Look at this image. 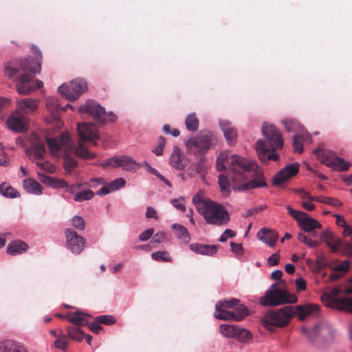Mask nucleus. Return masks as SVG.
I'll list each match as a JSON object with an SVG mask.
<instances>
[{
  "label": "nucleus",
  "mask_w": 352,
  "mask_h": 352,
  "mask_svg": "<svg viewBox=\"0 0 352 352\" xmlns=\"http://www.w3.org/2000/svg\"><path fill=\"white\" fill-rule=\"evenodd\" d=\"M69 107L72 111H78L82 115L88 114L98 123L106 124L107 122H113L117 117L112 112H107L105 109L94 100H87L85 104L78 107L67 103L65 106Z\"/></svg>",
  "instance_id": "nucleus-5"
},
{
  "label": "nucleus",
  "mask_w": 352,
  "mask_h": 352,
  "mask_svg": "<svg viewBox=\"0 0 352 352\" xmlns=\"http://www.w3.org/2000/svg\"><path fill=\"white\" fill-rule=\"evenodd\" d=\"M153 232H154L153 228H148V229L145 230L144 232H142V233H140L138 239L141 241H146L148 240L152 236V235L153 234Z\"/></svg>",
  "instance_id": "nucleus-61"
},
{
  "label": "nucleus",
  "mask_w": 352,
  "mask_h": 352,
  "mask_svg": "<svg viewBox=\"0 0 352 352\" xmlns=\"http://www.w3.org/2000/svg\"><path fill=\"white\" fill-rule=\"evenodd\" d=\"M50 186L53 188H68L69 189L67 190L70 192H73V188L75 187L74 186H69L65 180L56 177H52Z\"/></svg>",
  "instance_id": "nucleus-40"
},
{
  "label": "nucleus",
  "mask_w": 352,
  "mask_h": 352,
  "mask_svg": "<svg viewBox=\"0 0 352 352\" xmlns=\"http://www.w3.org/2000/svg\"><path fill=\"white\" fill-rule=\"evenodd\" d=\"M219 185L221 191L226 192L227 194L230 193V183L229 182V179L227 176L224 175H219Z\"/></svg>",
  "instance_id": "nucleus-45"
},
{
  "label": "nucleus",
  "mask_w": 352,
  "mask_h": 352,
  "mask_svg": "<svg viewBox=\"0 0 352 352\" xmlns=\"http://www.w3.org/2000/svg\"><path fill=\"white\" fill-rule=\"evenodd\" d=\"M0 352H28V351L19 342L5 340L0 342Z\"/></svg>",
  "instance_id": "nucleus-23"
},
{
  "label": "nucleus",
  "mask_w": 352,
  "mask_h": 352,
  "mask_svg": "<svg viewBox=\"0 0 352 352\" xmlns=\"http://www.w3.org/2000/svg\"><path fill=\"white\" fill-rule=\"evenodd\" d=\"M338 300L339 304L336 309L352 314V297H342Z\"/></svg>",
  "instance_id": "nucleus-38"
},
{
  "label": "nucleus",
  "mask_w": 352,
  "mask_h": 352,
  "mask_svg": "<svg viewBox=\"0 0 352 352\" xmlns=\"http://www.w3.org/2000/svg\"><path fill=\"white\" fill-rule=\"evenodd\" d=\"M77 131L81 142L74 146L69 133L63 132L60 135L54 139L47 138L46 142L52 153H56L61 148L66 151H74V154L80 158L85 160L94 159L96 157L94 153H90L83 144V142H90L96 146V140L100 139L96 133V126L93 122H82L77 124Z\"/></svg>",
  "instance_id": "nucleus-3"
},
{
  "label": "nucleus",
  "mask_w": 352,
  "mask_h": 352,
  "mask_svg": "<svg viewBox=\"0 0 352 352\" xmlns=\"http://www.w3.org/2000/svg\"><path fill=\"white\" fill-rule=\"evenodd\" d=\"M336 330L333 325L328 321L323 320L316 324L309 333L308 337H320L324 341L331 343L334 341Z\"/></svg>",
  "instance_id": "nucleus-12"
},
{
  "label": "nucleus",
  "mask_w": 352,
  "mask_h": 352,
  "mask_svg": "<svg viewBox=\"0 0 352 352\" xmlns=\"http://www.w3.org/2000/svg\"><path fill=\"white\" fill-rule=\"evenodd\" d=\"M9 129L16 133H25L28 130V120L25 115L19 111L14 112L7 119Z\"/></svg>",
  "instance_id": "nucleus-15"
},
{
  "label": "nucleus",
  "mask_w": 352,
  "mask_h": 352,
  "mask_svg": "<svg viewBox=\"0 0 352 352\" xmlns=\"http://www.w3.org/2000/svg\"><path fill=\"white\" fill-rule=\"evenodd\" d=\"M296 290L300 292L305 290L307 283L304 278L302 277L298 278L295 280Z\"/></svg>",
  "instance_id": "nucleus-63"
},
{
  "label": "nucleus",
  "mask_w": 352,
  "mask_h": 352,
  "mask_svg": "<svg viewBox=\"0 0 352 352\" xmlns=\"http://www.w3.org/2000/svg\"><path fill=\"white\" fill-rule=\"evenodd\" d=\"M257 155L261 161L266 162L270 160L276 161L279 159V156L274 152L270 153V147L263 140H258L255 146Z\"/></svg>",
  "instance_id": "nucleus-16"
},
{
  "label": "nucleus",
  "mask_w": 352,
  "mask_h": 352,
  "mask_svg": "<svg viewBox=\"0 0 352 352\" xmlns=\"http://www.w3.org/2000/svg\"><path fill=\"white\" fill-rule=\"evenodd\" d=\"M286 209L287 210L289 214L296 219L297 222H298V220H300L303 215H306L305 212L294 210L289 205L286 206Z\"/></svg>",
  "instance_id": "nucleus-56"
},
{
  "label": "nucleus",
  "mask_w": 352,
  "mask_h": 352,
  "mask_svg": "<svg viewBox=\"0 0 352 352\" xmlns=\"http://www.w3.org/2000/svg\"><path fill=\"white\" fill-rule=\"evenodd\" d=\"M234 307H236V313L237 314V320H242L246 315H248V308L241 304L238 303Z\"/></svg>",
  "instance_id": "nucleus-58"
},
{
  "label": "nucleus",
  "mask_w": 352,
  "mask_h": 352,
  "mask_svg": "<svg viewBox=\"0 0 352 352\" xmlns=\"http://www.w3.org/2000/svg\"><path fill=\"white\" fill-rule=\"evenodd\" d=\"M102 168L109 166L111 168L121 167L123 170L130 172H135L138 163L131 157L124 155H114L105 160L101 164Z\"/></svg>",
  "instance_id": "nucleus-11"
},
{
  "label": "nucleus",
  "mask_w": 352,
  "mask_h": 352,
  "mask_svg": "<svg viewBox=\"0 0 352 352\" xmlns=\"http://www.w3.org/2000/svg\"><path fill=\"white\" fill-rule=\"evenodd\" d=\"M85 316H89L87 313L76 311L74 313H70L67 316V320L76 327H79L83 324V320Z\"/></svg>",
  "instance_id": "nucleus-37"
},
{
  "label": "nucleus",
  "mask_w": 352,
  "mask_h": 352,
  "mask_svg": "<svg viewBox=\"0 0 352 352\" xmlns=\"http://www.w3.org/2000/svg\"><path fill=\"white\" fill-rule=\"evenodd\" d=\"M292 145L294 147V152L301 153L303 151V141L302 135L300 133L295 134L293 136Z\"/></svg>",
  "instance_id": "nucleus-47"
},
{
  "label": "nucleus",
  "mask_w": 352,
  "mask_h": 352,
  "mask_svg": "<svg viewBox=\"0 0 352 352\" xmlns=\"http://www.w3.org/2000/svg\"><path fill=\"white\" fill-rule=\"evenodd\" d=\"M28 248V245L24 241L14 240L8 243L6 252L10 255L16 256L25 252Z\"/></svg>",
  "instance_id": "nucleus-24"
},
{
  "label": "nucleus",
  "mask_w": 352,
  "mask_h": 352,
  "mask_svg": "<svg viewBox=\"0 0 352 352\" xmlns=\"http://www.w3.org/2000/svg\"><path fill=\"white\" fill-rule=\"evenodd\" d=\"M111 191H116L126 185V181L124 178H118L109 183Z\"/></svg>",
  "instance_id": "nucleus-53"
},
{
  "label": "nucleus",
  "mask_w": 352,
  "mask_h": 352,
  "mask_svg": "<svg viewBox=\"0 0 352 352\" xmlns=\"http://www.w3.org/2000/svg\"><path fill=\"white\" fill-rule=\"evenodd\" d=\"M252 338V335L250 331L237 326L232 338L236 339L240 342H246L250 340Z\"/></svg>",
  "instance_id": "nucleus-36"
},
{
  "label": "nucleus",
  "mask_w": 352,
  "mask_h": 352,
  "mask_svg": "<svg viewBox=\"0 0 352 352\" xmlns=\"http://www.w3.org/2000/svg\"><path fill=\"white\" fill-rule=\"evenodd\" d=\"M23 186L28 193L36 195H39L43 193V186L34 179H25L23 181Z\"/></svg>",
  "instance_id": "nucleus-28"
},
{
  "label": "nucleus",
  "mask_w": 352,
  "mask_h": 352,
  "mask_svg": "<svg viewBox=\"0 0 352 352\" xmlns=\"http://www.w3.org/2000/svg\"><path fill=\"white\" fill-rule=\"evenodd\" d=\"M262 133L268 140V144L273 148H282L283 140L278 129L268 122H265L262 126Z\"/></svg>",
  "instance_id": "nucleus-13"
},
{
  "label": "nucleus",
  "mask_w": 352,
  "mask_h": 352,
  "mask_svg": "<svg viewBox=\"0 0 352 352\" xmlns=\"http://www.w3.org/2000/svg\"><path fill=\"white\" fill-rule=\"evenodd\" d=\"M78 165L77 161L72 157H66L64 158V168L65 170L70 173L73 169Z\"/></svg>",
  "instance_id": "nucleus-52"
},
{
  "label": "nucleus",
  "mask_w": 352,
  "mask_h": 352,
  "mask_svg": "<svg viewBox=\"0 0 352 352\" xmlns=\"http://www.w3.org/2000/svg\"><path fill=\"white\" fill-rule=\"evenodd\" d=\"M326 164L329 167H331L333 170L339 172L347 170L351 166L350 162H346L343 158L340 157L327 159Z\"/></svg>",
  "instance_id": "nucleus-26"
},
{
  "label": "nucleus",
  "mask_w": 352,
  "mask_h": 352,
  "mask_svg": "<svg viewBox=\"0 0 352 352\" xmlns=\"http://www.w3.org/2000/svg\"><path fill=\"white\" fill-rule=\"evenodd\" d=\"M17 106L23 115L31 113L38 108L37 101L29 98L18 100Z\"/></svg>",
  "instance_id": "nucleus-25"
},
{
  "label": "nucleus",
  "mask_w": 352,
  "mask_h": 352,
  "mask_svg": "<svg viewBox=\"0 0 352 352\" xmlns=\"http://www.w3.org/2000/svg\"><path fill=\"white\" fill-rule=\"evenodd\" d=\"M33 149L34 154L37 159H42L46 152L45 145L43 142H39L35 144Z\"/></svg>",
  "instance_id": "nucleus-49"
},
{
  "label": "nucleus",
  "mask_w": 352,
  "mask_h": 352,
  "mask_svg": "<svg viewBox=\"0 0 352 352\" xmlns=\"http://www.w3.org/2000/svg\"><path fill=\"white\" fill-rule=\"evenodd\" d=\"M68 337L75 341L80 342L83 340L85 333L80 327L69 326L67 328Z\"/></svg>",
  "instance_id": "nucleus-34"
},
{
  "label": "nucleus",
  "mask_w": 352,
  "mask_h": 352,
  "mask_svg": "<svg viewBox=\"0 0 352 352\" xmlns=\"http://www.w3.org/2000/svg\"><path fill=\"white\" fill-rule=\"evenodd\" d=\"M342 254L352 256V244L348 242L342 243L340 246Z\"/></svg>",
  "instance_id": "nucleus-59"
},
{
  "label": "nucleus",
  "mask_w": 352,
  "mask_h": 352,
  "mask_svg": "<svg viewBox=\"0 0 352 352\" xmlns=\"http://www.w3.org/2000/svg\"><path fill=\"white\" fill-rule=\"evenodd\" d=\"M31 50L36 57L21 58L8 64L4 68L5 76L16 82L17 91L21 95L29 94L43 85L41 80L33 81L35 74L41 72V52L35 45H32Z\"/></svg>",
  "instance_id": "nucleus-1"
},
{
  "label": "nucleus",
  "mask_w": 352,
  "mask_h": 352,
  "mask_svg": "<svg viewBox=\"0 0 352 352\" xmlns=\"http://www.w3.org/2000/svg\"><path fill=\"white\" fill-rule=\"evenodd\" d=\"M257 237L270 247H274L278 241V234L274 230L264 227L258 232Z\"/></svg>",
  "instance_id": "nucleus-20"
},
{
  "label": "nucleus",
  "mask_w": 352,
  "mask_h": 352,
  "mask_svg": "<svg viewBox=\"0 0 352 352\" xmlns=\"http://www.w3.org/2000/svg\"><path fill=\"white\" fill-rule=\"evenodd\" d=\"M216 136L210 131H205L189 138L185 143L188 152L203 157L213 146Z\"/></svg>",
  "instance_id": "nucleus-8"
},
{
  "label": "nucleus",
  "mask_w": 352,
  "mask_h": 352,
  "mask_svg": "<svg viewBox=\"0 0 352 352\" xmlns=\"http://www.w3.org/2000/svg\"><path fill=\"white\" fill-rule=\"evenodd\" d=\"M297 239L299 241L305 243L310 248H315L320 245V243L318 241L312 240L302 232L298 233Z\"/></svg>",
  "instance_id": "nucleus-44"
},
{
  "label": "nucleus",
  "mask_w": 352,
  "mask_h": 352,
  "mask_svg": "<svg viewBox=\"0 0 352 352\" xmlns=\"http://www.w3.org/2000/svg\"><path fill=\"white\" fill-rule=\"evenodd\" d=\"M170 164L177 170H183L186 166V161L181 155V152L177 146H175L169 158Z\"/></svg>",
  "instance_id": "nucleus-27"
},
{
  "label": "nucleus",
  "mask_w": 352,
  "mask_h": 352,
  "mask_svg": "<svg viewBox=\"0 0 352 352\" xmlns=\"http://www.w3.org/2000/svg\"><path fill=\"white\" fill-rule=\"evenodd\" d=\"M199 120L195 112L190 113L186 117L185 125L188 131L195 132L199 129Z\"/></svg>",
  "instance_id": "nucleus-35"
},
{
  "label": "nucleus",
  "mask_w": 352,
  "mask_h": 352,
  "mask_svg": "<svg viewBox=\"0 0 352 352\" xmlns=\"http://www.w3.org/2000/svg\"><path fill=\"white\" fill-rule=\"evenodd\" d=\"M219 124L227 143L230 146L234 145L237 140L236 128L233 126L232 123L228 120H220Z\"/></svg>",
  "instance_id": "nucleus-17"
},
{
  "label": "nucleus",
  "mask_w": 352,
  "mask_h": 352,
  "mask_svg": "<svg viewBox=\"0 0 352 352\" xmlns=\"http://www.w3.org/2000/svg\"><path fill=\"white\" fill-rule=\"evenodd\" d=\"M239 302V300L234 298L218 300L215 305V312L220 311L221 310L226 311L228 309L233 308Z\"/></svg>",
  "instance_id": "nucleus-31"
},
{
  "label": "nucleus",
  "mask_w": 352,
  "mask_h": 352,
  "mask_svg": "<svg viewBox=\"0 0 352 352\" xmlns=\"http://www.w3.org/2000/svg\"><path fill=\"white\" fill-rule=\"evenodd\" d=\"M68 345V338L65 334H60L58 336L57 340L54 342V346L56 349H61L64 352L67 351Z\"/></svg>",
  "instance_id": "nucleus-46"
},
{
  "label": "nucleus",
  "mask_w": 352,
  "mask_h": 352,
  "mask_svg": "<svg viewBox=\"0 0 352 352\" xmlns=\"http://www.w3.org/2000/svg\"><path fill=\"white\" fill-rule=\"evenodd\" d=\"M299 171V164L294 162L286 165L280 169L273 177L272 185L279 186L292 177L297 175Z\"/></svg>",
  "instance_id": "nucleus-14"
},
{
  "label": "nucleus",
  "mask_w": 352,
  "mask_h": 352,
  "mask_svg": "<svg viewBox=\"0 0 352 352\" xmlns=\"http://www.w3.org/2000/svg\"><path fill=\"white\" fill-rule=\"evenodd\" d=\"M214 316L216 318L228 320H237V314L235 311H229L228 310L223 311L221 310L218 312H214Z\"/></svg>",
  "instance_id": "nucleus-42"
},
{
  "label": "nucleus",
  "mask_w": 352,
  "mask_h": 352,
  "mask_svg": "<svg viewBox=\"0 0 352 352\" xmlns=\"http://www.w3.org/2000/svg\"><path fill=\"white\" fill-rule=\"evenodd\" d=\"M89 329L96 334H98L100 331L102 329V326L100 324L99 322H97L94 320V322H90L88 324Z\"/></svg>",
  "instance_id": "nucleus-64"
},
{
  "label": "nucleus",
  "mask_w": 352,
  "mask_h": 352,
  "mask_svg": "<svg viewBox=\"0 0 352 352\" xmlns=\"http://www.w3.org/2000/svg\"><path fill=\"white\" fill-rule=\"evenodd\" d=\"M298 225L305 232H312L316 228H321L322 225L316 219L311 217L307 213L298 220Z\"/></svg>",
  "instance_id": "nucleus-22"
},
{
  "label": "nucleus",
  "mask_w": 352,
  "mask_h": 352,
  "mask_svg": "<svg viewBox=\"0 0 352 352\" xmlns=\"http://www.w3.org/2000/svg\"><path fill=\"white\" fill-rule=\"evenodd\" d=\"M172 228L175 230V236L181 240L184 243L188 244L190 241V235L186 227L177 223L172 225Z\"/></svg>",
  "instance_id": "nucleus-29"
},
{
  "label": "nucleus",
  "mask_w": 352,
  "mask_h": 352,
  "mask_svg": "<svg viewBox=\"0 0 352 352\" xmlns=\"http://www.w3.org/2000/svg\"><path fill=\"white\" fill-rule=\"evenodd\" d=\"M65 247L73 254L79 255L86 247V240L73 228H67L64 231Z\"/></svg>",
  "instance_id": "nucleus-10"
},
{
  "label": "nucleus",
  "mask_w": 352,
  "mask_h": 352,
  "mask_svg": "<svg viewBox=\"0 0 352 352\" xmlns=\"http://www.w3.org/2000/svg\"><path fill=\"white\" fill-rule=\"evenodd\" d=\"M166 144V140L163 136L159 137V141L157 146L152 150V152L156 155L160 156L163 153V150Z\"/></svg>",
  "instance_id": "nucleus-57"
},
{
  "label": "nucleus",
  "mask_w": 352,
  "mask_h": 352,
  "mask_svg": "<svg viewBox=\"0 0 352 352\" xmlns=\"http://www.w3.org/2000/svg\"><path fill=\"white\" fill-rule=\"evenodd\" d=\"M184 199L182 197L170 200L172 206L182 212H184L186 210V206L184 204Z\"/></svg>",
  "instance_id": "nucleus-55"
},
{
  "label": "nucleus",
  "mask_w": 352,
  "mask_h": 352,
  "mask_svg": "<svg viewBox=\"0 0 352 352\" xmlns=\"http://www.w3.org/2000/svg\"><path fill=\"white\" fill-rule=\"evenodd\" d=\"M320 313V306L315 304L292 306H284L278 309L270 310L261 318L262 325L270 331L273 327H284L287 326L291 319L298 315L299 319L305 320L307 317H317Z\"/></svg>",
  "instance_id": "nucleus-4"
},
{
  "label": "nucleus",
  "mask_w": 352,
  "mask_h": 352,
  "mask_svg": "<svg viewBox=\"0 0 352 352\" xmlns=\"http://www.w3.org/2000/svg\"><path fill=\"white\" fill-rule=\"evenodd\" d=\"M235 236V232L230 230V229H226L223 232V234L221 235L219 241L220 242H225L227 241L228 238H232Z\"/></svg>",
  "instance_id": "nucleus-62"
},
{
  "label": "nucleus",
  "mask_w": 352,
  "mask_h": 352,
  "mask_svg": "<svg viewBox=\"0 0 352 352\" xmlns=\"http://www.w3.org/2000/svg\"><path fill=\"white\" fill-rule=\"evenodd\" d=\"M201 214L206 222L217 226H226L230 221V214L226 208L219 203L210 201L201 208Z\"/></svg>",
  "instance_id": "nucleus-7"
},
{
  "label": "nucleus",
  "mask_w": 352,
  "mask_h": 352,
  "mask_svg": "<svg viewBox=\"0 0 352 352\" xmlns=\"http://www.w3.org/2000/svg\"><path fill=\"white\" fill-rule=\"evenodd\" d=\"M94 197V192L91 190L87 189L79 191L78 192L76 193L74 197V200L75 201L82 202L84 201L91 200Z\"/></svg>",
  "instance_id": "nucleus-39"
},
{
  "label": "nucleus",
  "mask_w": 352,
  "mask_h": 352,
  "mask_svg": "<svg viewBox=\"0 0 352 352\" xmlns=\"http://www.w3.org/2000/svg\"><path fill=\"white\" fill-rule=\"evenodd\" d=\"M95 320L106 325H110L116 322V319L110 315H101L95 318Z\"/></svg>",
  "instance_id": "nucleus-54"
},
{
  "label": "nucleus",
  "mask_w": 352,
  "mask_h": 352,
  "mask_svg": "<svg viewBox=\"0 0 352 352\" xmlns=\"http://www.w3.org/2000/svg\"><path fill=\"white\" fill-rule=\"evenodd\" d=\"M0 194L4 197L10 199L17 198L20 196V193L7 182L0 184Z\"/></svg>",
  "instance_id": "nucleus-33"
},
{
  "label": "nucleus",
  "mask_w": 352,
  "mask_h": 352,
  "mask_svg": "<svg viewBox=\"0 0 352 352\" xmlns=\"http://www.w3.org/2000/svg\"><path fill=\"white\" fill-rule=\"evenodd\" d=\"M190 250L197 254L213 256L217 252V246L215 245H206L201 243H191L189 245Z\"/></svg>",
  "instance_id": "nucleus-21"
},
{
  "label": "nucleus",
  "mask_w": 352,
  "mask_h": 352,
  "mask_svg": "<svg viewBox=\"0 0 352 352\" xmlns=\"http://www.w3.org/2000/svg\"><path fill=\"white\" fill-rule=\"evenodd\" d=\"M278 282L272 284L260 298V303L263 306H278L283 304H292L298 300L297 296L286 289L276 288Z\"/></svg>",
  "instance_id": "nucleus-6"
},
{
  "label": "nucleus",
  "mask_w": 352,
  "mask_h": 352,
  "mask_svg": "<svg viewBox=\"0 0 352 352\" xmlns=\"http://www.w3.org/2000/svg\"><path fill=\"white\" fill-rule=\"evenodd\" d=\"M212 201L208 198H206L204 196V192L199 190L192 199V204L196 206L197 211L199 214L201 213V208H204V206L206 203Z\"/></svg>",
  "instance_id": "nucleus-32"
},
{
  "label": "nucleus",
  "mask_w": 352,
  "mask_h": 352,
  "mask_svg": "<svg viewBox=\"0 0 352 352\" xmlns=\"http://www.w3.org/2000/svg\"><path fill=\"white\" fill-rule=\"evenodd\" d=\"M58 91L69 100L78 99L79 96L87 90V81L82 78H76L69 84H63L59 86Z\"/></svg>",
  "instance_id": "nucleus-9"
},
{
  "label": "nucleus",
  "mask_w": 352,
  "mask_h": 352,
  "mask_svg": "<svg viewBox=\"0 0 352 352\" xmlns=\"http://www.w3.org/2000/svg\"><path fill=\"white\" fill-rule=\"evenodd\" d=\"M10 106V100L5 97L0 96V119L3 120L6 111Z\"/></svg>",
  "instance_id": "nucleus-51"
},
{
  "label": "nucleus",
  "mask_w": 352,
  "mask_h": 352,
  "mask_svg": "<svg viewBox=\"0 0 352 352\" xmlns=\"http://www.w3.org/2000/svg\"><path fill=\"white\" fill-rule=\"evenodd\" d=\"M321 241L327 244L331 252L336 253L342 244V240L334 237L333 234L328 230H323L320 235Z\"/></svg>",
  "instance_id": "nucleus-19"
},
{
  "label": "nucleus",
  "mask_w": 352,
  "mask_h": 352,
  "mask_svg": "<svg viewBox=\"0 0 352 352\" xmlns=\"http://www.w3.org/2000/svg\"><path fill=\"white\" fill-rule=\"evenodd\" d=\"M237 325L223 324L219 327L220 333L226 338H233Z\"/></svg>",
  "instance_id": "nucleus-41"
},
{
  "label": "nucleus",
  "mask_w": 352,
  "mask_h": 352,
  "mask_svg": "<svg viewBox=\"0 0 352 352\" xmlns=\"http://www.w3.org/2000/svg\"><path fill=\"white\" fill-rule=\"evenodd\" d=\"M281 122L287 132L296 133L297 134L300 133L304 129L302 126L294 118H285L282 120Z\"/></svg>",
  "instance_id": "nucleus-30"
},
{
  "label": "nucleus",
  "mask_w": 352,
  "mask_h": 352,
  "mask_svg": "<svg viewBox=\"0 0 352 352\" xmlns=\"http://www.w3.org/2000/svg\"><path fill=\"white\" fill-rule=\"evenodd\" d=\"M70 224L74 228L82 231L85 228V221L82 217L79 215H74L70 220Z\"/></svg>",
  "instance_id": "nucleus-43"
},
{
  "label": "nucleus",
  "mask_w": 352,
  "mask_h": 352,
  "mask_svg": "<svg viewBox=\"0 0 352 352\" xmlns=\"http://www.w3.org/2000/svg\"><path fill=\"white\" fill-rule=\"evenodd\" d=\"M341 293V287L339 285L334 287L329 292H324L320 296V299L325 306L336 309L338 306V299L342 297H338Z\"/></svg>",
  "instance_id": "nucleus-18"
},
{
  "label": "nucleus",
  "mask_w": 352,
  "mask_h": 352,
  "mask_svg": "<svg viewBox=\"0 0 352 352\" xmlns=\"http://www.w3.org/2000/svg\"><path fill=\"white\" fill-rule=\"evenodd\" d=\"M315 201L321 202V203H324L326 204H329L331 206H336V207H339V206H342V203L340 200H338V199H336V198H333V197L318 196V197H316Z\"/></svg>",
  "instance_id": "nucleus-48"
},
{
  "label": "nucleus",
  "mask_w": 352,
  "mask_h": 352,
  "mask_svg": "<svg viewBox=\"0 0 352 352\" xmlns=\"http://www.w3.org/2000/svg\"><path fill=\"white\" fill-rule=\"evenodd\" d=\"M151 258L157 261L169 262L171 257L166 252H155L151 254Z\"/></svg>",
  "instance_id": "nucleus-50"
},
{
  "label": "nucleus",
  "mask_w": 352,
  "mask_h": 352,
  "mask_svg": "<svg viewBox=\"0 0 352 352\" xmlns=\"http://www.w3.org/2000/svg\"><path fill=\"white\" fill-rule=\"evenodd\" d=\"M229 169L233 173L230 178L234 191H248L268 186L263 169L252 160L231 155Z\"/></svg>",
  "instance_id": "nucleus-2"
},
{
  "label": "nucleus",
  "mask_w": 352,
  "mask_h": 352,
  "mask_svg": "<svg viewBox=\"0 0 352 352\" xmlns=\"http://www.w3.org/2000/svg\"><path fill=\"white\" fill-rule=\"evenodd\" d=\"M351 262L345 260L342 261L340 265L338 266L332 268V270L336 272H346L349 270Z\"/></svg>",
  "instance_id": "nucleus-60"
}]
</instances>
